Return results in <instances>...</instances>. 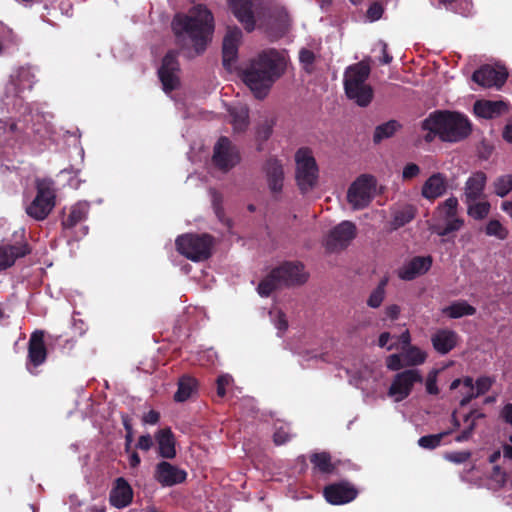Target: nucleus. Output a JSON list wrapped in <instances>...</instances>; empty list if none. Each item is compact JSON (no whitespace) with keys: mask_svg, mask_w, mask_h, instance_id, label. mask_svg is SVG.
Masks as SVG:
<instances>
[{"mask_svg":"<svg viewBox=\"0 0 512 512\" xmlns=\"http://www.w3.org/2000/svg\"><path fill=\"white\" fill-rule=\"evenodd\" d=\"M493 383H494V379L491 377H487V376L479 377L474 384L475 392L477 393V397L479 395L487 392L491 388Z\"/></svg>","mask_w":512,"mask_h":512,"instance_id":"nucleus-49","label":"nucleus"},{"mask_svg":"<svg viewBox=\"0 0 512 512\" xmlns=\"http://www.w3.org/2000/svg\"><path fill=\"white\" fill-rule=\"evenodd\" d=\"M311 462L315 468L323 473H329L333 470L330 456L325 452L312 455Z\"/></svg>","mask_w":512,"mask_h":512,"instance_id":"nucleus-43","label":"nucleus"},{"mask_svg":"<svg viewBox=\"0 0 512 512\" xmlns=\"http://www.w3.org/2000/svg\"><path fill=\"white\" fill-rule=\"evenodd\" d=\"M186 472L168 463L161 462L156 468V479L164 486H172L186 479Z\"/></svg>","mask_w":512,"mask_h":512,"instance_id":"nucleus-24","label":"nucleus"},{"mask_svg":"<svg viewBox=\"0 0 512 512\" xmlns=\"http://www.w3.org/2000/svg\"><path fill=\"white\" fill-rule=\"evenodd\" d=\"M290 438V433L287 429L280 427L274 433V442L278 445L284 444Z\"/></svg>","mask_w":512,"mask_h":512,"instance_id":"nucleus-55","label":"nucleus"},{"mask_svg":"<svg viewBox=\"0 0 512 512\" xmlns=\"http://www.w3.org/2000/svg\"><path fill=\"white\" fill-rule=\"evenodd\" d=\"M441 312L450 319H458L474 315L476 313V308L465 300H457L443 307Z\"/></svg>","mask_w":512,"mask_h":512,"instance_id":"nucleus-32","label":"nucleus"},{"mask_svg":"<svg viewBox=\"0 0 512 512\" xmlns=\"http://www.w3.org/2000/svg\"><path fill=\"white\" fill-rule=\"evenodd\" d=\"M459 341L458 334L451 329H438L431 336V343L436 352L445 355L453 350Z\"/></svg>","mask_w":512,"mask_h":512,"instance_id":"nucleus-22","label":"nucleus"},{"mask_svg":"<svg viewBox=\"0 0 512 512\" xmlns=\"http://www.w3.org/2000/svg\"><path fill=\"white\" fill-rule=\"evenodd\" d=\"M356 235V226L350 221H343L334 227L324 240L329 251L345 248Z\"/></svg>","mask_w":512,"mask_h":512,"instance_id":"nucleus-15","label":"nucleus"},{"mask_svg":"<svg viewBox=\"0 0 512 512\" xmlns=\"http://www.w3.org/2000/svg\"><path fill=\"white\" fill-rule=\"evenodd\" d=\"M451 431L442 432L434 435L423 436L418 440L420 447L425 449H434L439 446L444 436L448 435Z\"/></svg>","mask_w":512,"mask_h":512,"instance_id":"nucleus-46","label":"nucleus"},{"mask_svg":"<svg viewBox=\"0 0 512 512\" xmlns=\"http://www.w3.org/2000/svg\"><path fill=\"white\" fill-rule=\"evenodd\" d=\"M491 187L496 196L504 198L512 191V173L496 177Z\"/></svg>","mask_w":512,"mask_h":512,"instance_id":"nucleus-37","label":"nucleus"},{"mask_svg":"<svg viewBox=\"0 0 512 512\" xmlns=\"http://www.w3.org/2000/svg\"><path fill=\"white\" fill-rule=\"evenodd\" d=\"M230 6L237 19L247 31L254 29L255 21L251 11V0H229Z\"/></svg>","mask_w":512,"mask_h":512,"instance_id":"nucleus-30","label":"nucleus"},{"mask_svg":"<svg viewBox=\"0 0 512 512\" xmlns=\"http://www.w3.org/2000/svg\"><path fill=\"white\" fill-rule=\"evenodd\" d=\"M502 417L504 420L509 423L512 426V404H506L501 412Z\"/></svg>","mask_w":512,"mask_h":512,"instance_id":"nucleus-60","label":"nucleus"},{"mask_svg":"<svg viewBox=\"0 0 512 512\" xmlns=\"http://www.w3.org/2000/svg\"><path fill=\"white\" fill-rule=\"evenodd\" d=\"M308 274L299 262H285L271 271L264 278L259 286L258 293L261 296H269L274 290L282 286L303 284L306 282Z\"/></svg>","mask_w":512,"mask_h":512,"instance_id":"nucleus-5","label":"nucleus"},{"mask_svg":"<svg viewBox=\"0 0 512 512\" xmlns=\"http://www.w3.org/2000/svg\"><path fill=\"white\" fill-rule=\"evenodd\" d=\"M232 382V377L228 374H224L218 377L217 379V394L220 397H223L226 394L225 387L230 385Z\"/></svg>","mask_w":512,"mask_h":512,"instance_id":"nucleus-53","label":"nucleus"},{"mask_svg":"<svg viewBox=\"0 0 512 512\" xmlns=\"http://www.w3.org/2000/svg\"><path fill=\"white\" fill-rule=\"evenodd\" d=\"M159 454L163 458L172 459L176 455L175 439L169 428L161 429L156 434Z\"/></svg>","mask_w":512,"mask_h":512,"instance_id":"nucleus-31","label":"nucleus"},{"mask_svg":"<svg viewBox=\"0 0 512 512\" xmlns=\"http://www.w3.org/2000/svg\"><path fill=\"white\" fill-rule=\"evenodd\" d=\"M471 457L469 451L452 452L446 454L445 458L453 463L460 464L467 461Z\"/></svg>","mask_w":512,"mask_h":512,"instance_id":"nucleus-52","label":"nucleus"},{"mask_svg":"<svg viewBox=\"0 0 512 512\" xmlns=\"http://www.w3.org/2000/svg\"><path fill=\"white\" fill-rule=\"evenodd\" d=\"M507 475L505 472H503L499 466H495L493 468V472L491 475V481L494 483L496 488H500L504 486L506 483Z\"/></svg>","mask_w":512,"mask_h":512,"instance_id":"nucleus-51","label":"nucleus"},{"mask_svg":"<svg viewBox=\"0 0 512 512\" xmlns=\"http://www.w3.org/2000/svg\"><path fill=\"white\" fill-rule=\"evenodd\" d=\"M33 78L34 75L27 68H21L16 74L12 75L5 88V98L3 99L5 105L12 104L13 107L21 105L22 101L19 95L24 90L32 88Z\"/></svg>","mask_w":512,"mask_h":512,"instance_id":"nucleus-13","label":"nucleus"},{"mask_svg":"<svg viewBox=\"0 0 512 512\" xmlns=\"http://www.w3.org/2000/svg\"><path fill=\"white\" fill-rule=\"evenodd\" d=\"M503 138L506 142L512 143V120L504 127Z\"/></svg>","mask_w":512,"mask_h":512,"instance_id":"nucleus-61","label":"nucleus"},{"mask_svg":"<svg viewBox=\"0 0 512 512\" xmlns=\"http://www.w3.org/2000/svg\"><path fill=\"white\" fill-rule=\"evenodd\" d=\"M229 114L235 132H242L247 128L249 114L248 108L245 105L239 104L232 106L229 109Z\"/></svg>","mask_w":512,"mask_h":512,"instance_id":"nucleus-34","label":"nucleus"},{"mask_svg":"<svg viewBox=\"0 0 512 512\" xmlns=\"http://www.w3.org/2000/svg\"><path fill=\"white\" fill-rule=\"evenodd\" d=\"M400 341H401L402 347L413 346L411 344V337H410V333L408 330H406L405 332H403L401 334Z\"/></svg>","mask_w":512,"mask_h":512,"instance_id":"nucleus-62","label":"nucleus"},{"mask_svg":"<svg viewBox=\"0 0 512 512\" xmlns=\"http://www.w3.org/2000/svg\"><path fill=\"white\" fill-rule=\"evenodd\" d=\"M264 169L269 189L273 193H279L284 183L283 165L277 159H269Z\"/></svg>","mask_w":512,"mask_h":512,"instance_id":"nucleus-25","label":"nucleus"},{"mask_svg":"<svg viewBox=\"0 0 512 512\" xmlns=\"http://www.w3.org/2000/svg\"><path fill=\"white\" fill-rule=\"evenodd\" d=\"M178 63L175 54L169 52L163 59L162 65L158 71L165 92L174 90L179 84Z\"/></svg>","mask_w":512,"mask_h":512,"instance_id":"nucleus-19","label":"nucleus"},{"mask_svg":"<svg viewBox=\"0 0 512 512\" xmlns=\"http://www.w3.org/2000/svg\"><path fill=\"white\" fill-rule=\"evenodd\" d=\"M212 241L207 235L185 234L176 239L180 254L192 261H202L210 256Z\"/></svg>","mask_w":512,"mask_h":512,"instance_id":"nucleus-10","label":"nucleus"},{"mask_svg":"<svg viewBox=\"0 0 512 512\" xmlns=\"http://www.w3.org/2000/svg\"><path fill=\"white\" fill-rule=\"evenodd\" d=\"M385 314L389 319H397L400 314V307L396 304H391L386 307Z\"/></svg>","mask_w":512,"mask_h":512,"instance_id":"nucleus-59","label":"nucleus"},{"mask_svg":"<svg viewBox=\"0 0 512 512\" xmlns=\"http://www.w3.org/2000/svg\"><path fill=\"white\" fill-rule=\"evenodd\" d=\"M482 417L483 414L479 412H471L468 414L465 418V423L467 426L464 428L462 433L455 438V440L457 442H464L469 440L474 430L476 420Z\"/></svg>","mask_w":512,"mask_h":512,"instance_id":"nucleus-42","label":"nucleus"},{"mask_svg":"<svg viewBox=\"0 0 512 512\" xmlns=\"http://www.w3.org/2000/svg\"><path fill=\"white\" fill-rule=\"evenodd\" d=\"M383 14V8L380 4L374 3L372 4L369 9L367 10V18L370 21H376L381 18Z\"/></svg>","mask_w":512,"mask_h":512,"instance_id":"nucleus-54","label":"nucleus"},{"mask_svg":"<svg viewBox=\"0 0 512 512\" xmlns=\"http://www.w3.org/2000/svg\"><path fill=\"white\" fill-rule=\"evenodd\" d=\"M299 60H300V63L302 64L303 68L307 72H310L312 69L314 60H315V55L312 51L303 48L299 52Z\"/></svg>","mask_w":512,"mask_h":512,"instance_id":"nucleus-48","label":"nucleus"},{"mask_svg":"<svg viewBox=\"0 0 512 512\" xmlns=\"http://www.w3.org/2000/svg\"><path fill=\"white\" fill-rule=\"evenodd\" d=\"M458 206L454 196L439 203L433 212L430 230L440 237L459 231L464 226V219L458 214Z\"/></svg>","mask_w":512,"mask_h":512,"instance_id":"nucleus-6","label":"nucleus"},{"mask_svg":"<svg viewBox=\"0 0 512 512\" xmlns=\"http://www.w3.org/2000/svg\"><path fill=\"white\" fill-rule=\"evenodd\" d=\"M370 67L359 62L349 66L344 73V89L347 97L359 106L369 105L373 98V89L367 82Z\"/></svg>","mask_w":512,"mask_h":512,"instance_id":"nucleus-4","label":"nucleus"},{"mask_svg":"<svg viewBox=\"0 0 512 512\" xmlns=\"http://www.w3.org/2000/svg\"><path fill=\"white\" fill-rule=\"evenodd\" d=\"M416 214V208L412 205H404L393 211V218L390 222L392 230H396L409 223Z\"/></svg>","mask_w":512,"mask_h":512,"instance_id":"nucleus-35","label":"nucleus"},{"mask_svg":"<svg viewBox=\"0 0 512 512\" xmlns=\"http://www.w3.org/2000/svg\"><path fill=\"white\" fill-rule=\"evenodd\" d=\"M153 445L152 437L147 435H142L139 437L136 447L140 450L148 451Z\"/></svg>","mask_w":512,"mask_h":512,"instance_id":"nucleus-56","label":"nucleus"},{"mask_svg":"<svg viewBox=\"0 0 512 512\" xmlns=\"http://www.w3.org/2000/svg\"><path fill=\"white\" fill-rule=\"evenodd\" d=\"M159 417L160 415L157 411L150 410L143 416L142 421L144 424L154 425L159 421Z\"/></svg>","mask_w":512,"mask_h":512,"instance_id":"nucleus-58","label":"nucleus"},{"mask_svg":"<svg viewBox=\"0 0 512 512\" xmlns=\"http://www.w3.org/2000/svg\"><path fill=\"white\" fill-rule=\"evenodd\" d=\"M507 111V104L504 101L478 100L474 104L475 114L484 119L499 117Z\"/></svg>","mask_w":512,"mask_h":512,"instance_id":"nucleus-26","label":"nucleus"},{"mask_svg":"<svg viewBox=\"0 0 512 512\" xmlns=\"http://www.w3.org/2000/svg\"><path fill=\"white\" fill-rule=\"evenodd\" d=\"M399 128L400 124L395 120H391L382 125H379L376 127L374 132V142L378 143L384 139L392 137Z\"/></svg>","mask_w":512,"mask_h":512,"instance_id":"nucleus-38","label":"nucleus"},{"mask_svg":"<svg viewBox=\"0 0 512 512\" xmlns=\"http://www.w3.org/2000/svg\"><path fill=\"white\" fill-rule=\"evenodd\" d=\"M379 193H382V187H378L375 177L364 174L350 185L347 200L353 209L359 210L367 207Z\"/></svg>","mask_w":512,"mask_h":512,"instance_id":"nucleus-8","label":"nucleus"},{"mask_svg":"<svg viewBox=\"0 0 512 512\" xmlns=\"http://www.w3.org/2000/svg\"><path fill=\"white\" fill-rule=\"evenodd\" d=\"M424 377L419 369L410 368L397 373L388 389V396L395 402L406 399L413 391L415 384L423 383Z\"/></svg>","mask_w":512,"mask_h":512,"instance_id":"nucleus-11","label":"nucleus"},{"mask_svg":"<svg viewBox=\"0 0 512 512\" xmlns=\"http://www.w3.org/2000/svg\"><path fill=\"white\" fill-rule=\"evenodd\" d=\"M286 67V55L276 50L265 51L241 68L239 76L256 98H264Z\"/></svg>","mask_w":512,"mask_h":512,"instance_id":"nucleus-2","label":"nucleus"},{"mask_svg":"<svg viewBox=\"0 0 512 512\" xmlns=\"http://www.w3.org/2000/svg\"><path fill=\"white\" fill-rule=\"evenodd\" d=\"M485 234L498 240H504L508 236V229L499 220L491 219L485 226Z\"/></svg>","mask_w":512,"mask_h":512,"instance_id":"nucleus-41","label":"nucleus"},{"mask_svg":"<svg viewBox=\"0 0 512 512\" xmlns=\"http://www.w3.org/2000/svg\"><path fill=\"white\" fill-rule=\"evenodd\" d=\"M295 178L302 192L312 190L318 181L319 169L312 151L302 147L295 153Z\"/></svg>","mask_w":512,"mask_h":512,"instance_id":"nucleus-7","label":"nucleus"},{"mask_svg":"<svg viewBox=\"0 0 512 512\" xmlns=\"http://www.w3.org/2000/svg\"><path fill=\"white\" fill-rule=\"evenodd\" d=\"M29 253L26 244L10 245L4 242L0 243V271L11 267L17 258L23 257Z\"/></svg>","mask_w":512,"mask_h":512,"instance_id":"nucleus-27","label":"nucleus"},{"mask_svg":"<svg viewBox=\"0 0 512 512\" xmlns=\"http://www.w3.org/2000/svg\"><path fill=\"white\" fill-rule=\"evenodd\" d=\"M451 390L459 389V393L461 395L460 405L465 406L468 404L473 398L477 397V393L475 392L474 382L471 377H465L464 379H455L451 385Z\"/></svg>","mask_w":512,"mask_h":512,"instance_id":"nucleus-33","label":"nucleus"},{"mask_svg":"<svg viewBox=\"0 0 512 512\" xmlns=\"http://www.w3.org/2000/svg\"><path fill=\"white\" fill-rule=\"evenodd\" d=\"M428 358V353L424 349L413 345L402 347L400 353H394L386 358V367L391 371H399L402 368H415L423 365Z\"/></svg>","mask_w":512,"mask_h":512,"instance_id":"nucleus-12","label":"nucleus"},{"mask_svg":"<svg viewBox=\"0 0 512 512\" xmlns=\"http://www.w3.org/2000/svg\"><path fill=\"white\" fill-rule=\"evenodd\" d=\"M325 499L333 505H342L354 500L356 489L348 483L333 484L325 488Z\"/></svg>","mask_w":512,"mask_h":512,"instance_id":"nucleus-20","label":"nucleus"},{"mask_svg":"<svg viewBox=\"0 0 512 512\" xmlns=\"http://www.w3.org/2000/svg\"><path fill=\"white\" fill-rule=\"evenodd\" d=\"M195 387V379L191 377H183L179 382V387L175 394V400L178 402H183L187 400L194 392Z\"/></svg>","mask_w":512,"mask_h":512,"instance_id":"nucleus-40","label":"nucleus"},{"mask_svg":"<svg viewBox=\"0 0 512 512\" xmlns=\"http://www.w3.org/2000/svg\"><path fill=\"white\" fill-rule=\"evenodd\" d=\"M421 172L420 167L415 163H408L402 170V179L407 181L419 176Z\"/></svg>","mask_w":512,"mask_h":512,"instance_id":"nucleus-50","label":"nucleus"},{"mask_svg":"<svg viewBox=\"0 0 512 512\" xmlns=\"http://www.w3.org/2000/svg\"><path fill=\"white\" fill-rule=\"evenodd\" d=\"M467 214L475 220H483L491 210V204L488 201L470 200L465 201Z\"/></svg>","mask_w":512,"mask_h":512,"instance_id":"nucleus-36","label":"nucleus"},{"mask_svg":"<svg viewBox=\"0 0 512 512\" xmlns=\"http://www.w3.org/2000/svg\"><path fill=\"white\" fill-rule=\"evenodd\" d=\"M88 209L89 205L87 202H78L72 206L65 225L72 227L82 221L86 217Z\"/></svg>","mask_w":512,"mask_h":512,"instance_id":"nucleus-39","label":"nucleus"},{"mask_svg":"<svg viewBox=\"0 0 512 512\" xmlns=\"http://www.w3.org/2000/svg\"><path fill=\"white\" fill-rule=\"evenodd\" d=\"M431 264L432 259L429 256L414 257L399 269L398 276L402 280H412L426 273Z\"/></svg>","mask_w":512,"mask_h":512,"instance_id":"nucleus-23","label":"nucleus"},{"mask_svg":"<svg viewBox=\"0 0 512 512\" xmlns=\"http://www.w3.org/2000/svg\"><path fill=\"white\" fill-rule=\"evenodd\" d=\"M487 182L485 173L478 171L473 173L466 181L464 187V202L470 200H479L484 192Z\"/></svg>","mask_w":512,"mask_h":512,"instance_id":"nucleus-28","label":"nucleus"},{"mask_svg":"<svg viewBox=\"0 0 512 512\" xmlns=\"http://www.w3.org/2000/svg\"><path fill=\"white\" fill-rule=\"evenodd\" d=\"M422 130L427 142L436 136L442 141L457 142L467 137L471 128L468 119L458 112L436 111L422 122Z\"/></svg>","mask_w":512,"mask_h":512,"instance_id":"nucleus-3","label":"nucleus"},{"mask_svg":"<svg viewBox=\"0 0 512 512\" xmlns=\"http://www.w3.org/2000/svg\"><path fill=\"white\" fill-rule=\"evenodd\" d=\"M507 76L505 67L485 65L473 73L472 80L484 88L499 89L505 83Z\"/></svg>","mask_w":512,"mask_h":512,"instance_id":"nucleus-16","label":"nucleus"},{"mask_svg":"<svg viewBox=\"0 0 512 512\" xmlns=\"http://www.w3.org/2000/svg\"><path fill=\"white\" fill-rule=\"evenodd\" d=\"M240 161L239 152L231 141L221 137L214 147L213 163L223 171H228Z\"/></svg>","mask_w":512,"mask_h":512,"instance_id":"nucleus-14","label":"nucleus"},{"mask_svg":"<svg viewBox=\"0 0 512 512\" xmlns=\"http://www.w3.org/2000/svg\"><path fill=\"white\" fill-rule=\"evenodd\" d=\"M439 373L440 369L433 368L424 378L423 382L425 383V388L428 394L437 395L439 393V388L437 386Z\"/></svg>","mask_w":512,"mask_h":512,"instance_id":"nucleus-45","label":"nucleus"},{"mask_svg":"<svg viewBox=\"0 0 512 512\" xmlns=\"http://www.w3.org/2000/svg\"><path fill=\"white\" fill-rule=\"evenodd\" d=\"M270 318L274 327L277 329V334L281 336L288 328L286 315L280 310L273 309L270 311Z\"/></svg>","mask_w":512,"mask_h":512,"instance_id":"nucleus-44","label":"nucleus"},{"mask_svg":"<svg viewBox=\"0 0 512 512\" xmlns=\"http://www.w3.org/2000/svg\"><path fill=\"white\" fill-rule=\"evenodd\" d=\"M380 45H381V51L383 54L382 62L384 64H388L391 62L392 57L387 53V44L384 42H380Z\"/></svg>","mask_w":512,"mask_h":512,"instance_id":"nucleus-63","label":"nucleus"},{"mask_svg":"<svg viewBox=\"0 0 512 512\" xmlns=\"http://www.w3.org/2000/svg\"><path fill=\"white\" fill-rule=\"evenodd\" d=\"M391 340V335L388 332H383L380 334L378 338V346L381 348H386L387 350H392L394 345L389 344Z\"/></svg>","mask_w":512,"mask_h":512,"instance_id":"nucleus-57","label":"nucleus"},{"mask_svg":"<svg viewBox=\"0 0 512 512\" xmlns=\"http://www.w3.org/2000/svg\"><path fill=\"white\" fill-rule=\"evenodd\" d=\"M448 190V179L443 173L436 172L430 175L422 184L421 196L433 202L446 194Z\"/></svg>","mask_w":512,"mask_h":512,"instance_id":"nucleus-18","label":"nucleus"},{"mask_svg":"<svg viewBox=\"0 0 512 512\" xmlns=\"http://www.w3.org/2000/svg\"><path fill=\"white\" fill-rule=\"evenodd\" d=\"M132 497L133 491L130 485L123 478L117 479L110 493V503L116 508H124L130 504Z\"/></svg>","mask_w":512,"mask_h":512,"instance_id":"nucleus-29","label":"nucleus"},{"mask_svg":"<svg viewBox=\"0 0 512 512\" xmlns=\"http://www.w3.org/2000/svg\"><path fill=\"white\" fill-rule=\"evenodd\" d=\"M37 194L33 201L26 207L27 214L36 219L43 220L52 211L55 205V191L50 180H38L36 183Z\"/></svg>","mask_w":512,"mask_h":512,"instance_id":"nucleus-9","label":"nucleus"},{"mask_svg":"<svg viewBox=\"0 0 512 512\" xmlns=\"http://www.w3.org/2000/svg\"><path fill=\"white\" fill-rule=\"evenodd\" d=\"M172 30L177 44L188 57L202 53L211 41L214 31L213 16L210 11L197 5L187 14H177L172 21Z\"/></svg>","mask_w":512,"mask_h":512,"instance_id":"nucleus-1","label":"nucleus"},{"mask_svg":"<svg viewBox=\"0 0 512 512\" xmlns=\"http://www.w3.org/2000/svg\"><path fill=\"white\" fill-rule=\"evenodd\" d=\"M385 284L386 282L382 281L378 287L371 292L367 300V305L369 307L378 308L382 304L385 297Z\"/></svg>","mask_w":512,"mask_h":512,"instance_id":"nucleus-47","label":"nucleus"},{"mask_svg":"<svg viewBox=\"0 0 512 512\" xmlns=\"http://www.w3.org/2000/svg\"><path fill=\"white\" fill-rule=\"evenodd\" d=\"M242 32L233 27L228 28L223 39V65L229 71L237 70L238 47L241 43Z\"/></svg>","mask_w":512,"mask_h":512,"instance_id":"nucleus-17","label":"nucleus"},{"mask_svg":"<svg viewBox=\"0 0 512 512\" xmlns=\"http://www.w3.org/2000/svg\"><path fill=\"white\" fill-rule=\"evenodd\" d=\"M47 352L44 344V333L42 331H35L32 333L29 340V348H28V370L33 373L31 370V365L37 367L44 363L46 360Z\"/></svg>","mask_w":512,"mask_h":512,"instance_id":"nucleus-21","label":"nucleus"},{"mask_svg":"<svg viewBox=\"0 0 512 512\" xmlns=\"http://www.w3.org/2000/svg\"><path fill=\"white\" fill-rule=\"evenodd\" d=\"M501 209L509 215V217L512 219V199L511 200H505L501 203Z\"/></svg>","mask_w":512,"mask_h":512,"instance_id":"nucleus-64","label":"nucleus"}]
</instances>
